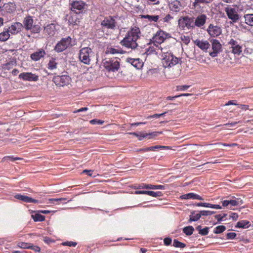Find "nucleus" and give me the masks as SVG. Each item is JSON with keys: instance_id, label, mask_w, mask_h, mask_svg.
I'll return each mask as SVG.
<instances>
[{"instance_id": "ddd939ff", "label": "nucleus", "mask_w": 253, "mask_h": 253, "mask_svg": "<svg viewBox=\"0 0 253 253\" xmlns=\"http://www.w3.org/2000/svg\"><path fill=\"white\" fill-rule=\"evenodd\" d=\"M169 37V34L163 31L159 30L157 32L155 35L153 37L151 41L155 44H158L159 46L163 43L164 41Z\"/></svg>"}, {"instance_id": "20e7f679", "label": "nucleus", "mask_w": 253, "mask_h": 253, "mask_svg": "<svg viewBox=\"0 0 253 253\" xmlns=\"http://www.w3.org/2000/svg\"><path fill=\"white\" fill-rule=\"evenodd\" d=\"M120 62L119 58H106L103 61V65L108 72H115L120 68Z\"/></svg>"}, {"instance_id": "6ab92c4d", "label": "nucleus", "mask_w": 253, "mask_h": 253, "mask_svg": "<svg viewBox=\"0 0 253 253\" xmlns=\"http://www.w3.org/2000/svg\"><path fill=\"white\" fill-rule=\"evenodd\" d=\"M19 78L24 81L36 82L39 80V76L30 72L22 73L19 74Z\"/></svg>"}, {"instance_id": "49530a36", "label": "nucleus", "mask_w": 253, "mask_h": 253, "mask_svg": "<svg viewBox=\"0 0 253 253\" xmlns=\"http://www.w3.org/2000/svg\"><path fill=\"white\" fill-rule=\"evenodd\" d=\"M244 54L246 55L251 54L253 52V49L250 46V44L246 43L244 44Z\"/></svg>"}, {"instance_id": "a211bd4d", "label": "nucleus", "mask_w": 253, "mask_h": 253, "mask_svg": "<svg viewBox=\"0 0 253 253\" xmlns=\"http://www.w3.org/2000/svg\"><path fill=\"white\" fill-rule=\"evenodd\" d=\"M16 9V5L13 2H8L4 3L1 9L2 14L5 15V14L9 13L12 14L14 13Z\"/></svg>"}, {"instance_id": "0eeeda50", "label": "nucleus", "mask_w": 253, "mask_h": 253, "mask_svg": "<svg viewBox=\"0 0 253 253\" xmlns=\"http://www.w3.org/2000/svg\"><path fill=\"white\" fill-rule=\"evenodd\" d=\"M227 16L230 20V24L237 23L239 19V15L238 13V10L235 8L228 6L224 9Z\"/></svg>"}, {"instance_id": "680f3d73", "label": "nucleus", "mask_w": 253, "mask_h": 253, "mask_svg": "<svg viewBox=\"0 0 253 253\" xmlns=\"http://www.w3.org/2000/svg\"><path fill=\"white\" fill-rule=\"evenodd\" d=\"M104 121L97 119H93L90 121V123L92 125H102Z\"/></svg>"}, {"instance_id": "58836bf2", "label": "nucleus", "mask_w": 253, "mask_h": 253, "mask_svg": "<svg viewBox=\"0 0 253 253\" xmlns=\"http://www.w3.org/2000/svg\"><path fill=\"white\" fill-rule=\"evenodd\" d=\"M57 63L55 58H52L50 59L48 64V68L49 70H53L57 68Z\"/></svg>"}, {"instance_id": "c9c22d12", "label": "nucleus", "mask_w": 253, "mask_h": 253, "mask_svg": "<svg viewBox=\"0 0 253 253\" xmlns=\"http://www.w3.org/2000/svg\"><path fill=\"white\" fill-rule=\"evenodd\" d=\"M10 34L7 31L6 29H4V30L0 33V42H5L10 37Z\"/></svg>"}, {"instance_id": "09e8293b", "label": "nucleus", "mask_w": 253, "mask_h": 253, "mask_svg": "<svg viewBox=\"0 0 253 253\" xmlns=\"http://www.w3.org/2000/svg\"><path fill=\"white\" fill-rule=\"evenodd\" d=\"M212 0H195L194 2L193 3V5L194 7H196L199 3H209Z\"/></svg>"}, {"instance_id": "ea45409f", "label": "nucleus", "mask_w": 253, "mask_h": 253, "mask_svg": "<svg viewBox=\"0 0 253 253\" xmlns=\"http://www.w3.org/2000/svg\"><path fill=\"white\" fill-rule=\"evenodd\" d=\"M201 217V214L200 212L199 213H195L194 211L191 213V214L190 215V219L189 220V222H191L192 221H196L198 220L200 217Z\"/></svg>"}, {"instance_id": "1a4fd4ad", "label": "nucleus", "mask_w": 253, "mask_h": 253, "mask_svg": "<svg viewBox=\"0 0 253 253\" xmlns=\"http://www.w3.org/2000/svg\"><path fill=\"white\" fill-rule=\"evenodd\" d=\"M101 26L103 30H114L117 27L116 19L114 17L109 16L106 17L102 21Z\"/></svg>"}, {"instance_id": "6e6552de", "label": "nucleus", "mask_w": 253, "mask_h": 253, "mask_svg": "<svg viewBox=\"0 0 253 253\" xmlns=\"http://www.w3.org/2000/svg\"><path fill=\"white\" fill-rule=\"evenodd\" d=\"M86 7L87 4L82 0L74 1L71 4V11L77 14L83 13Z\"/></svg>"}, {"instance_id": "72a5a7b5", "label": "nucleus", "mask_w": 253, "mask_h": 253, "mask_svg": "<svg viewBox=\"0 0 253 253\" xmlns=\"http://www.w3.org/2000/svg\"><path fill=\"white\" fill-rule=\"evenodd\" d=\"M251 225L250 222L248 220H241L238 221L235 227L237 228H248Z\"/></svg>"}, {"instance_id": "c756f323", "label": "nucleus", "mask_w": 253, "mask_h": 253, "mask_svg": "<svg viewBox=\"0 0 253 253\" xmlns=\"http://www.w3.org/2000/svg\"><path fill=\"white\" fill-rule=\"evenodd\" d=\"M105 53L107 54H123L124 53V51L121 48L108 47L105 51Z\"/></svg>"}, {"instance_id": "cd10ccee", "label": "nucleus", "mask_w": 253, "mask_h": 253, "mask_svg": "<svg viewBox=\"0 0 253 253\" xmlns=\"http://www.w3.org/2000/svg\"><path fill=\"white\" fill-rule=\"evenodd\" d=\"M127 61L136 69H140L142 66V63L139 58H127Z\"/></svg>"}, {"instance_id": "3c124183", "label": "nucleus", "mask_w": 253, "mask_h": 253, "mask_svg": "<svg viewBox=\"0 0 253 253\" xmlns=\"http://www.w3.org/2000/svg\"><path fill=\"white\" fill-rule=\"evenodd\" d=\"M4 161L9 160L11 162H14L16 160H22V158L19 157H14L13 156H7L3 158Z\"/></svg>"}, {"instance_id": "f704fd0d", "label": "nucleus", "mask_w": 253, "mask_h": 253, "mask_svg": "<svg viewBox=\"0 0 253 253\" xmlns=\"http://www.w3.org/2000/svg\"><path fill=\"white\" fill-rule=\"evenodd\" d=\"M245 22L247 25L253 26V14H247L244 16Z\"/></svg>"}, {"instance_id": "603ef678", "label": "nucleus", "mask_w": 253, "mask_h": 253, "mask_svg": "<svg viewBox=\"0 0 253 253\" xmlns=\"http://www.w3.org/2000/svg\"><path fill=\"white\" fill-rule=\"evenodd\" d=\"M30 30L33 33H39L41 31V27L38 25H33L32 29Z\"/></svg>"}, {"instance_id": "a18cd8bd", "label": "nucleus", "mask_w": 253, "mask_h": 253, "mask_svg": "<svg viewBox=\"0 0 253 253\" xmlns=\"http://www.w3.org/2000/svg\"><path fill=\"white\" fill-rule=\"evenodd\" d=\"M66 200V198H52L49 199L48 200L49 203L51 204H59L60 202H61L62 201H65Z\"/></svg>"}, {"instance_id": "2eb2a0df", "label": "nucleus", "mask_w": 253, "mask_h": 253, "mask_svg": "<svg viewBox=\"0 0 253 253\" xmlns=\"http://www.w3.org/2000/svg\"><path fill=\"white\" fill-rule=\"evenodd\" d=\"M161 133V132L154 131L150 133L145 132H132L130 134L137 137L139 140H142L145 137H148L149 139L156 137L158 134Z\"/></svg>"}, {"instance_id": "79ce46f5", "label": "nucleus", "mask_w": 253, "mask_h": 253, "mask_svg": "<svg viewBox=\"0 0 253 253\" xmlns=\"http://www.w3.org/2000/svg\"><path fill=\"white\" fill-rule=\"evenodd\" d=\"M194 229L192 226H188L183 229V232L187 236L192 235L193 233Z\"/></svg>"}, {"instance_id": "473e14b6", "label": "nucleus", "mask_w": 253, "mask_h": 253, "mask_svg": "<svg viewBox=\"0 0 253 253\" xmlns=\"http://www.w3.org/2000/svg\"><path fill=\"white\" fill-rule=\"evenodd\" d=\"M181 3L178 0H174L170 4V8L172 11L178 12L180 10Z\"/></svg>"}, {"instance_id": "bb28decb", "label": "nucleus", "mask_w": 253, "mask_h": 253, "mask_svg": "<svg viewBox=\"0 0 253 253\" xmlns=\"http://www.w3.org/2000/svg\"><path fill=\"white\" fill-rule=\"evenodd\" d=\"M44 31L49 36H53L56 33L55 25L54 24L47 25L44 27Z\"/></svg>"}, {"instance_id": "9b49d317", "label": "nucleus", "mask_w": 253, "mask_h": 253, "mask_svg": "<svg viewBox=\"0 0 253 253\" xmlns=\"http://www.w3.org/2000/svg\"><path fill=\"white\" fill-rule=\"evenodd\" d=\"M207 32L211 38H217L222 34V29L220 26L211 23L209 25Z\"/></svg>"}, {"instance_id": "37998d69", "label": "nucleus", "mask_w": 253, "mask_h": 253, "mask_svg": "<svg viewBox=\"0 0 253 253\" xmlns=\"http://www.w3.org/2000/svg\"><path fill=\"white\" fill-rule=\"evenodd\" d=\"M150 147V151H156L158 150H164V149H169V147L165 146H161V145H156Z\"/></svg>"}, {"instance_id": "2f4dec72", "label": "nucleus", "mask_w": 253, "mask_h": 253, "mask_svg": "<svg viewBox=\"0 0 253 253\" xmlns=\"http://www.w3.org/2000/svg\"><path fill=\"white\" fill-rule=\"evenodd\" d=\"M198 207H204L205 208H210L215 209H221V207L219 205H213L207 203H198L196 204Z\"/></svg>"}, {"instance_id": "f257e3e1", "label": "nucleus", "mask_w": 253, "mask_h": 253, "mask_svg": "<svg viewBox=\"0 0 253 253\" xmlns=\"http://www.w3.org/2000/svg\"><path fill=\"white\" fill-rule=\"evenodd\" d=\"M141 32L136 26L131 27L120 42L121 44L128 49H135L138 46L137 41L140 39Z\"/></svg>"}, {"instance_id": "bf43d9fd", "label": "nucleus", "mask_w": 253, "mask_h": 253, "mask_svg": "<svg viewBox=\"0 0 253 253\" xmlns=\"http://www.w3.org/2000/svg\"><path fill=\"white\" fill-rule=\"evenodd\" d=\"M31 244L27 243H20L18 244V247L22 249H30Z\"/></svg>"}, {"instance_id": "13d9d810", "label": "nucleus", "mask_w": 253, "mask_h": 253, "mask_svg": "<svg viewBox=\"0 0 253 253\" xmlns=\"http://www.w3.org/2000/svg\"><path fill=\"white\" fill-rule=\"evenodd\" d=\"M236 233L234 232L228 233L226 235V239L228 240H233L236 238Z\"/></svg>"}, {"instance_id": "b1692460", "label": "nucleus", "mask_w": 253, "mask_h": 253, "mask_svg": "<svg viewBox=\"0 0 253 253\" xmlns=\"http://www.w3.org/2000/svg\"><path fill=\"white\" fill-rule=\"evenodd\" d=\"M15 198L18 200H21L26 203H39V202L37 200H35L31 197H29L27 196L22 195L20 194H17L14 196Z\"/></svg>"}, {"instance_id": "9d476101", "label": "nucleus", "mask_w": 253, "mask_h": 253, "mask_svg": "<svg viewBox=\"0 0 253 253\" xmlns=\"http://www.w3.org/2000/svg\"><path fill=\"white\" fill-rule=\"evenodd\" d=\"M193 17L184 16L180 18L178 20V24L183 29L187 28L188 30L194 29Z\"/></svg>"}, {"instance_id": "8fccbe9b", "label": "nucleus", "mask_w": 253, "mask_h": 253, "mask_svg": "<svg viewBox=\"0 0 253 253\" xmlns=\"http://www.w3.org/2000/svg\"><path fill=\"white\" fill-rule=\"evenodd\" d=\"M147 195L152 196L153 197H157L161 196L162 194L161 192H154L152 191H147Z\"/></svg>"}, {"instance_id": "e2e57ef3", "label": "nucleus", "mask_w": 253, "mask_h": 253, "mask_svg": "<svg viewBox=\"0 0 253 253\" xmlns=\"http://www.w3.org/2000/svg\"><path fill=\"white\" fill-rule=\"evenodd\" d=\"M30 249H31L36 252H40L41 251V248L39 247L33 245L31 244L30 246Z\"/></svg>"}, {"instance_id": "7ed1b4c3", "label": "nucleus", "mask_w": 253, "mask_h": 253, "mask_svg": "<svg viewBox=\"0 0 253 253\" xmlns=\"http://www.w3.org/2000/svg\"><path fill=\"white\" fill-rule=\"evenodd\" d=\"M94 56V53L90 47H83L80 50L79 59L84 64L89 65Z\"/></svg>"}, {"instance_id": "393cba45", "label": "nucleus", "mask_w": 253, "mask_h": 253, "mask_svg": "<svg viewBox=\"0 0 253 253\" xmlns=\"http://www.w3.org/2000/svg\"><path fill=\"white\" fill-rule=\"evenodd\" d=\"M45 55V52L43 49H40L37 51L35 52L31 55V58L34 61H38L41 58L44 57Z\"/></svg>"}, {"instance_id": "5701e85b", "label": "nucleus", "mask_w": 253, "mask_h": 253, "mask_svg": "<svg viewBox=\"0 0 253 253\" xmlns=\"http://www.w3.org/2000/svg\"><path fill=\"white\" fill-rule=\"evenodd\" d=\"M138 189H161L164 190L165 189V187L162 185H152V184H146L142 183L140 184L138 188Z\"/></svg>"}, {"instance_id": "5fc2aeb1", "label": "nucleus", "mask_w": 253, "mask_h": 253, "mask_svg": "<svg viewBox=\"0 0 253 253\" xmlns=\"http://www.w3.org/2000/svg\"><path fill=\"white\" fill-rule=\"evenodd\" d=\"M200 213L202 216H209L212 215V214L214 213L215 212L213 211H200Z\"/></svg>"}, {"instance_id": "dca6fc26", "label": "nucleus", "mask_w": 253, "mask_h": 253, "mask_svg": "<svg viewBox=\"0 0 253 253\" xmlns=\"http://www.w3.org/2000/svg\"><path fill=\"white\" fill-rule=\"evenodd\" d=\"M23 28V24L20 22H14L8 28H6L9 34L16 35L20 33Z\"/></svg>"}, {"instance_id": "de8ad7c7", "label": "nucleus", "mask_w": 253, "mask_h": 253, "mask_svg": "<svg viewBox=\"0 0 253 253\" xmlns=\"http://www.w3.org/2000/svg\"><path fill=\"white\" fill-rule=\"evenodd\" d=\"M173 246L176 248H184L186 247V245L183 243L178 241L176 239H174L173 242Z\"/></svg>"}, {"instance_id": "f03ea898", "label": "nucleus", "mask_w": 253, "mask_h": 253, "mask_svg": "<svg viewBox=\"0 0 253 253\" xmlns=\"http://www.w3.org/2000/svg\"><path fill=\"white\" fill-rule=\"evenodd\" d=\"M76 44L75 40L68 36L66 38H62L55 45L54 49L58 53L61 52L68 48H70Z\"/></svg>"}, {"instance_id": "4be33fe9", "label": "nucleus", "mask_w": 253, "mask_h": 253, "mask_svg": "<svg viewBox=\"0 0 253 253\" xmlns=\"http://www.w3.org/2000/svg\"><path fill=\"white\" fill-rule=\"evenodd\" d=\"M194 43L198 47L205 52L207 51V50L211 46L210 43L207 41L196 40L195 41Z\"/></svg>"}, {"instance_id": "39448f33", "label": "nucleus", "mask_w": 253, "mask_h": 253, "mask_svg": "<svg viewBox=\"0 0 253 253\" xmlns=\"http://www.w3.org/2000/svg\"><path fill=\"white\" fill-rule=\"evenodd\" d=\"M232 53L236 55H240L243 52V46L239 41L231 39L227 43Z\"/></svg>"}, {"instance_id": "7c9ffc66", "label": "nucleus", "mask_w": 253, "mask_h": 253, "mask_svg": "<svg viewBox=\"0 0 253 253\" xmlns=\"http://www.w3.org/2000/svg\"><path fill=\"white\" fill-rule=\"evenodd\" d=\"M229 203L231 207L240 206L243 203V200L240 198L233 197L229 199Z\"/></svg>"}, {"instance_id": "774afa93", "label": "nucleus", "mask_w": 253, "mask_h": 253, "mask_svg": "<svg viewBox=\"0 0 253 253\" xmlns=\"http://www.w3.org/2000/svg\"><path fill=\"white\" fill-rule=\"evenodd\" d=\"M237 106H238V107L242 110H246L247 109H248V107L249 106L248 105H244V104H239L237 105Z\"/></svg>"}, {"instance_id": "aec40b11", "label": "nucleus", "mask_w": 253, "mask_h": 253, "mask_svg": "<svg viewBox=\"0 0 253 253\" xmlns=\"http://www.w3.org/2000/svg\"><path fill=\"white\" fill-rule=\"evenodd\" d=\"M149 47L145 49V53L147 55H149L153 53L158 54L159 53V46L158 44H155L150 41L149 43Z\"/></svg>"}, {"instance_id": "f8f14e48", "label": "nucleus", "mask_w": 253, "mask_h": 253, "mask_svg": "<svg viewBox=\"0 0 253 253\" xmlns=\"http://www.w3.org/2000/svg\"><path fill=\"white\" fill-rule=\"evenodd\" d=\"M71 81V78L68 75L56 76L53 78V82L56 85L59 86H64L68 85Z\"/></svg>"}, {"instance_id": "052dcab7", "label": "nucleus", "mask_w": 253, "mask_h": 253, "mask_svg": "<svg viewBox=\"0 0 253 253\" xmlns=\"http://www.w3.org/2000/svg\"><path fill=\"white\" fill-rule=\"evenodd\" d=\"M209 229H210V227H206L204 228L201 229V230H200V232L199 234H200L203 236L207 235L209 233Z\"/></svg>"}, {"instance_id": "a878e982", "label": "nucleus", "mask_w": 253, "mask_h": 253, "mask_svg": "<svg viewBox=\"0 0 253 253\" xmlns=\"http://www.w3.org/2000/svg\"><path fill=\"white\" fill-rule=\"evenodd\" d=\"M180 198L181 199H197L199 200H203V198L200 196V195L194 193H189L187 194H185L180 196Z\"/></svg>"}, {"instance_id": "6e6d98bb", "label": "nucleus", "mask_w": 253, "mask_h": 253, "mask_svg": "<svg viewBox=\"0 0 253 253\" xmlns=\"http://www.w3.org/2000/svg\"><path fill=\"white\" fill-rule=\"evenodd\" d=\"M190 85H177L176 86L177 91H185L190 87Z\"/></svg>"}, {"instance_id": "412c9836", "label": "nucleus", "mask_w": 253, "mask_h": 253, "mask_svg": "<svg viewBox=\"0 0 253 253\" xmlns=\"http://www.w3.org/2000/svg\"><path fill=\"white\" fill-rule=\"evenodd\" d=\"M22 24H23V28H24L26 31L30 30L34 25V20L32 16L29 15L26 16Z\"/></svg>"}, {"instance_id": "4468645a", "label": "nucleus", "mask_w": 253, "mask_h": 253, "mask_svg": "<svg viewBox=\"0 0 253 253\" xmlns=\"http://www.w3.org/2000/svg\"><path fill=\"white\" fill-rule=\"evenodd\" d=\"M210 42L211 44L212 51L210 52L209 54L211 57H215L221 51L222 46L219 41L215 39H211Z\"/></svg>"}, {"instance_id": "338daca9", "label": "nucleus", "mask_w": 253, "mask_h": 253, "mask_svg": "<svg viewBox=\"0 0 253 253\" xmlns=\"http://www.w3.org/2000/svg\"><path fill=\"white\" fill-rule=\"evenodd\" d=\"M43 241L45 243L48 244H49L52 242H53V240L48 237H43Z\"/></svg>"}, {"instance_id": "0e129e2a", "label": "nucleus", "mask_w": 253, "mask_h": 253, "mask_svg": "<svg viewBox=\"0 0 253 253\" xmlns=\"http://www.w3.org/2000/svg\"><path fill=\"white\" fill-rule=\"evenodd\" d=\"M172 240L170 238H166L164 240V244L166 246H169L171 244Z\"/></svg>"}, {"instance_id": "423d86ee", "label": "nucleus", "mask_w": 253, "mask_h": 253, "mask_svg": "<svg viewBox=\"0 0 253 253\" xmlns=\"http://www.w3.org/2000/svg\"><path fill=\"white\" fill-rule=\"evenodd\" d=\"M179 59L172 54H168L162 59V63L164 68H170L178 63Z\"/></svg>"}, {"instance_id": "c03bdc74", "label": "nucleus", "mask_w": 253, "mask_h": 253, "mask_svg": "<svg viewBox=\"0 0 253 253\" xmlns=\"http://www.w3.org/2000/svg\"><path fill=\"white\" fill-rule=\"evenodd\" d=\"M226 229V227L224 225H219L216 226L213 230L215 234H220L224 232Z\"/></svg>"}, {"instance_id": "a19ab883", "label": "nucleus", "mask_w": 253, "mask_h": 253, "mask_svg": "<svg viewBox=\"0 0 253 253\" xmlns=\"http://www.w3.org/2000/svg\"><path fill=\"white\" fill-rule=\"evenodd\" d=\"M31 216L35 222L43 221L45 220V216L39 213L32 214Z\"/></svg>"}, {"instance_id": "69168bd1", "label": "nucleus", "mask_w": 253, "mask_h": 253, "mask_svg": "<svg viewBox=\"0 0 253 253\" xmlns=\"http://www.w3.org/2000/svg\"><path fill=\"white\" fill-rule=\"evenodd\" d=\"M215 144L218 145H221V146H229V147L235 146L237 145L235 143L227 144V143H215Z\"/></svg>"}, {"instance_id": "4c0bfd02", "label": "nucleus", "mask_w": 253, "mask_h": 253, "mask_svg": "<svg viewBox=\"0 0 253 253\" xmlns=\"http://www.w3.org/2000/svg\"><path fill=\"white\" fill-rule=\"evenodd\" d=\"M159 53L158 54H161L162 59L163 57H164L165 55H168V54H172L171 52H169L168 48L164 47L162 48L161 46L159 45V50H158Z\"/></svg>"}, {"instance_id": "e433bc0d", "label": "nucleus", "mask_w": 253, "mask_h": 253, "mask_svg": "<svg viewBox=\"0 0 253 253\" xmlns=\"http://www.w3.org/2000/svg\"><path fill=\"white\" fill-rule=\"evenodd\" d=\"M142 18L147 19L149 21L157 22L159 18V16L158 15H141Z\"/></svg>"}, {"instance_id": "f3484780", "label": "nucleus", "mask_w": 253, "mask_h": 253, "mask_svg": "<svg viewBox=\"0 0 253 253\" xmlns=\"http://www.w3.org/2000/svg\"><path fill=\"white\" fill-rule=\"evenodd\" d=\"M208 19L207 15L200 13L194 20V26L201 28L205 25Z\"/></svg>"}, {"instance_id": "c85d7f7f", "label": "nucleus", "mask_w": 253, "mask_h": 253, "mask_svg": "<svg viewBox=\"0 0 253 253\" xmlns=\"http://www.w3.org/2000/svg\"><path fill=\"white\" fill-rule=\"evenodd\" d=\"M78 14L75 12L71 13L68 19V23L70 25H77L79 22L80 19Z\"/></svg>"}, {"instance_id": "4d7b16f0", "label": "nucleus", "mask_w": 253, "mask_h": 253, "mask_svg": "<svg viewBox=\"0 0 253 253\" xmlns=\"http://www.w3.org/2000/svg\"><path fill=\"white\" fill-rule=\"evenodd\" d=\"M181 40L186 45L188 44L190 41L189 37L186 36H181Z\"/></svg>"}, {"instance_id": "864d4df0", "label": "nucleus", "mask_w": 253, "mask_h": 253, "mask_svg": "<svg viewBox=\"0 0 253 253\" xmlns=\"http://www.w3.org/2000/svg\"><path fill=\"white\" fill-rule=\"evenodd\" d=\"M62 245L63 246H69V247H72V246L75 247L77 245V243L76 242L66 241V242H63L62 243Z\"/></svg>"}]
</instances>
